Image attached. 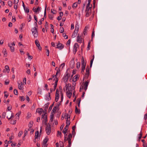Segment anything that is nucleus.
<instances>
[{
    "instance_id": "44",
    "label": "nucleus",
    "mask_w": 147,
    "mask_h": 147,
    "mask_svg": "<svg viewBox=\"0 0 147 147\" xmlns=\"http://www.w3.org/2000/svg\"><path fill=\"white\" fill-rule=\"evenodd\" d=\"M77 101L78 102V106L79 107L80 106V103L81 101V99L80 98H78L77 99Z\"/></svg>"
},
{
    "instance_id": "27",
    "label": "nucleus",
    "mask_w": 147,
    "mask_h": 147,
    "mask_svg": "<svg viewBox=\"0 0 147 147\" xmlns=\"http://www.w3.org/2000/svg\"><path fill=\"white\" fill-rule=\"evenodd\" d=\"M75 111L76 113L80 114V110H78L76 106L75 107Z\"/></svg>"
},
{
    "instance_id": "34",
    "label": "nucleus",
    "mask_w": 147,
    "mask_h": 147,
    "mask_svg": "<svg viewBox=\"0 0 147 147\" xmlns=\"http://www.w3.org/2000/svg\"><path fill=\"white\" fill-rule=\"evenodd\" d=\"M70 119H69V120H67L66 121V126H69V125L70 122Z\"/></svg>"
},
{
    "instance_id": "61",
    "label": "nucleus",
    "mask_w": 147,
    "mask_h": 147,
    "mask_svg": "<svg viewBox=\"0 0 147 147\" xmlns=\"http://www.w3.org/2000/svg\"><path fill=\"white\" fill-rule=\"evenodd\" d=\"M65 65V63H63L61 64L60 65V67H61L62 69H63V67H64Z\"/></svg>"
},
{
    "instance_id": "24",
    "label": "nucleus",
    "mask_w": 147,
    "mask_h": 147,
    "mask_svg": "<svg viewBox=\"0 0 147 147\" xmlns=\"http://www.w3.org/2000/svg\"><path fill=\"white\" fill-rule=\"evenodd\" d=\"M2 53L3 54L5 57H7V52L6 49L4 48L3 49Z\"/></svg>"
},
{
    "instance_id": "14",
    "label": "nucleus",
    "mask_w": 147,
    "mask_h": 147,
    "mask_svg": "<svg viewBox=\"0 0 147 147\" xmlns=\"http://www.w3.org/2000/svg\"><path fill=\"white\" fill-rule=\"evenodd\" d=\"M56 48H58L60 50L63 49L64 47V45L60 42H59Z\"/></svg>"
},
{
    "instance_id": "26",
    "label": "nucleus",
    "mask_w": 147,
    "mask_h": 147,
    "mask_svg": "<svg viewBox=\"0 0 147 147\" xmlns=\"http://www.w3.org/2000/svg\"><path fill=\"white\" fill-rule=\"evenodd\" d=\"M9 114L10 115H11V116H10V117H9V116H7V118L9 120L11 119V118L13 116V113H11V112H9Z\"/></svg>"
},
{
    "instance_id": "28",
    "label": "nucleus",
    "mask_w": 147,
    "mask_h": 147,
    "mask_svg": "<svg viewBox=\"0 0 147 147\" xmlns=\"http://www.w3.org/2000/svg\"><path fill=\"white\" fill-rule=\"evenodd\" d=\"M49 103H47V104H46L45 105V112H46L47 111V109L48 107V106H49Z\"/></svg>"
},
{
    "instance_id": "3",
    "label": "nucleus",
    "mask_w": 147,
    "mask_h": 147,
    "mask_svg": "<svg viewBox=\"0 0 147 147\" xmlns=\"http://www.w3.org/2000/svg\"><path fill=\"white\" fill-rule=\"evenodd\" d=\"M32 34L35 37H36L38 35L37 28H32L31 30Z\"/></svg>"
},
{
    "instance_id": "9",
    "label": "nucleus",
    "mask_w": 147,
    "mask_h": 147,
    "mask_svg": "<svg viewBox=\"0 0 147 147\" xmlns=\"http://www.w3.org/2000/svg\"><path fill=\"white\" fill-rule=\"evenodd\" d=\"M79 30V28H75V29L72 35V38H75Z\"/></svg>"
},
{
    "instance_id": "54",
    "label": "nucleus",
    "mask_w": 147,
    "mask_h": 147,
    "mask_svg": "<svg viewBox=\"0 0 147 147\" xmlns=\"http://www.w3.org/2000/svg\"><path fill=\"white\" fill-rule=\"evenodd\" d=\"M14 138V136H13V133H12L11 134V136L9 138V139L10 140H11L13 139Z\"/></svg>"
},
{
    "instance_id": "59",
    "label": "nucleus",
    "mask_w": 147,
    "mask_h": 147,
    "mask_svg": "<svg viewBox=\"0 0 147 147\" xmlns=\"http://www.w3.org/2000/svg\"><path fill=\"white\" fill-rule=\"evenodd\" d=\"M67 134H65V136H64V141L65 142H66L67 140H67Z\"/></svg>"
},
{
    "instance_id": "38",
    "label": "nucleus",
    "mask_w": 147,
    "mask_h": 147,
    "mask_svg": "<svg viewBox=\"0 0 147 147\" xmlns=\"http://www.w3.org/2000/svg\"><path fill=\"white\" fill-rule=\"evenodd\" d=\"M72 137V136L71 134H70L68 136V137L67 138V140H69V139L70 140H71V138Z\"/></svg>"
},
{
    "instance_id": "51",
    "label": "nucleus",
    "mask_w": 147,
    "mask_h": 147,
    "mask_svg": "<svg viewBox=\"0 0 147 147\" xmlns=\"http://www.w3.org/2000/svg\"><path fill=\"white\" fill-rule=\"evenodd\" d=\"M68 143L69 144V145L68 146L69 147H70L71 145V140H70L69 139V140H68Z\"/></svg>"
},
{
    "instance_id": "42",
    "label": "nucleus",
    "mask_w": 147,
    "mask_h": 147,
    "mask_svg": "<svg viewBox=\"0 0 147 147\" xmlns=\"http://www.w3.org/2000/svg\"><path fill=\"white\" fill-rule=\"evenodd\" d=\"M8 5L10 7H11L12 6V1H9L8 2Z\"/></svg>"
},
{
    "instance_id": "47",
    "label": "nucleus",
    "mask_w": 147,
    "mask_h": 147,
    "mask_svg": "<svg viewBox=\"0 0 147 147\" xmlns=\"http://www.w3.org/2000/svg\"><path fill=\"white\" fill-rule=\"evenodd\" d=\"M94 29H93V31H92V39L94 37Z\"/></svg>"
},
{
    "instance_id": "58",
    "label": "nucleus",
    "mask_w": 147,
    "mask_h": 147,
    "mask_svg": "<svg viewBox=\"0 0 147 147\" xmlns=\"http://www.w3.org/2000/svg\"><path fill=\"white\" fill-rule=\"evenodd\" d=\"M49 18L51 20H53V16L52 15H50L49 16Z\"/></svg>"
},
{
    "instance_id": "32",
    "label": "nucleus",
    "mask_w": 147,
    "mask_h": 147,
    "mask_svg": "<svg viewBox=\"0 0 147 147\" xmlns=\"http://www.w3.org/2000/svg\"><path fill=\"white\" fill-rule=\"evenodd\" d=\"M57 108H58L57 107H56V106L54 107H53V110H52V113H55L56 110H57Z\"/></svg>"
},
{
    "instance_id": "13",
    "label": "nucleus",
    "mask_w": 147,
    "mask_h": 147,
    "mask_svg": "<svg viewBox=\"0 0 147 147\" xmlns=\"http://www.w3.org/2000/svg\"><path fill=\"white\" fill-rule=\"evenodd\" d=\"M35 43L36 46L38 47V49L39 50H41L42 49V48L40 46V43H39V41L38 40H35Z\"/></svg>"
},
{
    "instance_id": "11",
    "label": "nucleus",
    "mask_w": 147,
    "mask_h": 147,
    "mask_svg": "<svg viewBox=\"0 0 147 147\" xmlns=\"http://www.w3.org/2000/svg\"><path fill=\"white\" fill-rule=\"evenodd\" d=\"M89 80H87L84 84V89L85 91H86L87 88V87L89 83Z\"/></svg>"
},
{
    "instance_id": "35",
    "label": "nucleus",
    "mask_w": 147,
    "mask_h": 147,
    "mask_svg": "<svg viewBox=\"0 0 147 147\" xmlns=\"http://www.w3.org/2000/svg\"><path fill=\"white\" fill-rule=\"evenodd\" d=\"M78 3L75 2L72 5V7L73 8L74 7L76 8L78 6Z\"/></svg>"
},
{
    "instance_id": "1",
    "label": "nucleus",
    "mask_w": 147,
    "mask_h": 147,
    "mask_svg": "<svg viewBox=\"0 0 147 147\" xmlns=\"http://www.w3.org/2000/svg\"><path fill=\"white\" fill-rule=\"evenodd\" d=\"M43 113L44 114L42 115V118H43L42 122H44L45 125H47V113L46 112H45L44 111H43Z\"/></svg>"
},
{
    "instance_id": "37",
    "label": "nucleus",
    "mask_w": 147,
    "mask_h": 147,
    "mask_svg": "<svg viewBox=\"0 0 147 147\" xmlns=\"http://www.w3.org/2000/svg\"><path fill=\"white\" fill-rule=\"evenodd\" d=\"M65 116L66 117V118H66L67 120L68 119H70V115H69L67 113H66V114H65Z\"/></svg>"
},
{
    "instance_id": "29",
    "label": "nucleus",
    "mask_w": 147,
    "mask_h": 147,
    "mask_svg": "<svg viewBox=\"0 0 147 147\" xmlns=\"http://www.w3.org/2000/svg\"><path fill=\"white\" fill-rule=\"evenodd\" d=\"M90 3H88L86 6V8L91 9L92 6V4H90Z\"/></svg>"
},
{
    "instance_id": "36",
    "label": "nucleus",
    "mask_w": 147,
    "mask_h": 147,
    "mask_svg": "<svg viewBox=\"0 0 147 147\" xmlns=\"http://www.w3.org/2000/svg\"><path fill=\"white\" fill-rule=\"evenodd\" d=\"M94 55L93 56V58L90 61V67H91L92 66L93 62V60L94 59Z\"/></svg>"
},
{
    "instance_id": "60",
    "label": "nucleus",
    "mask_w": 147,
    "mask_h": 147,
    "mask_svg": "<svg viewBox=\"0 0 147 147\" xmlns=\"http://www.w3.org/2000/svg\"><path fill=\"white\" fill-rule=\"evenodd\" d=\"M64 31V28H60V29L59 30V32L60 33H62Z\"/></svg>"
},
{
    "instance_id": "40",
    "label": "nucleus",
    "mask_w": 147,
    "mask_h": 147,
    "mask_svg": "<svg viewBox=\"0 0 147 147\" xmlns=\"http://www.w3.org/2000/svg\"><path fill=\"white\" fill-rule=\"evenodd\" d=\"M5 68L6 69L7 72H9V66L8 65H5Z\"/></svg>"
},
{
    "instance_id": "39",
    "label": "nucleus",
    "mask_w": 147,
    "mask_h": 147,
    "mask_svg": "<svg viewBox=\"0 0 147 147\" xmlns=\"http://www.w3.org/2000/svg\"><path fill=\"white\" fill-rule=\"evenodd\" d=\"M80 62H77L76 64L77 68L78 69L80 67Z\"/></svg>"
},
{
    "instance_id": "43",
    "label": "nucleus",
    "mask_w": 147,
    "mask_h": 147,
    "mask_svg": "<svg viewBox=\"0 0 147 147\" xmlns=\"http://www.w3.org/2000/svg\"><path fill=\"white\" fill-rule=\"evenodd\" d=\"M6 112H3L2 114V118H5V117H6Z\"/></svg>"
},
{
    "instance_id": "31",
    "label": "nucleus",
    "mask_w": 147,
    "mask_h": 147,
    "mask_svg": "<svg viewBox=\"0 0 147 147\" xmlns=\"http://www.w3.org/2000/svg\"><path fill=\"white\" fill-rule=\"evenodd\" d=\"M48 138L46 137L43 140V143L47 144L46 143L48 142Z\"/></svg>"
},
{
    "instance_id": "62",
    "label": "nucleus",
    "mask_w": 147,
    "mask_h": 147,
    "mask_svg": "<svg viewBox=\"0 0 147 147\" xmlns=\"http://www.w3.org/2000/svg\"><path fill=\"white\" fill-rule=\"evenodd\" d=\"M4 40L3 39H2L0 41V44L1 45H2L3 44V43H4Z\"/></svg>"
},
{
    "instance_id": "21",
    "label": "nucleus",
    "mask_w": 147,
    "mask_h": 147,
    "mask_svg": "<svg viewBox=\"0 0 147 147\" xmlns=\"http://www.w3.org/2000/svg\"><path fill=\"white\" fill-rule=\"evenodd\" d=\"M50 94V93L49 92L48 94H47L46 95L45 97V99L46 100H49L51 99Z\"/></svg>"
},
{
    "instance_id": "57",
    "label": "nucleus",
    "mask_w": 147,
    "mask_h": 147,
    "mask_svg": "<svg viewBox=\"0 0 147 147\" xmlns=\"http://www.w3.org/2000/svg\"><path fill=\"white\" fill-rule=\"evenodd\" d=\"M51 12L54 14H55L56 13V11L54 9H51Z\"/></svg>"
},
{
    "instance_id": "63",
    "label": "nucleus",
    "mask_w": 147,
    "mask_h": 147,
    "mask_svg": "<svg viewBox=\"0 0 147 147\" xmlns=\"http://www.w3.org/2000/svg\"><path fill=\"white\" fill-rule=\"evenodd\" d=\"M19 2V0H14V3L15 4H17Z\"/></svg>"
},
{
    "instance_id": "49",
    "label": "nucleus",
    "mask_w": 147,
    "mask_h": 147,
    "mask_svg": "<svg viewBox=\"0 0 147 147\" xmlns=\"http://www.w3.org/2000/svg\"><path fill=\"white\" fill-rule=\"evenodd\" d=\"M23 134V132L22 131H20L18 134V136L20 137Z\"/></svg>"
},
{
    "instance_id": "25",
    "label": "nucleus",
    "mask_w": 147,
    "mask_h": 147,
    "mask_svg": "<svg viewBox=\"0 0 147 147\" xmlns=\"http://www.w3.org/2000/svg\"><path fill=\"white\" fill-rule=\"evenodd\" d=\"M65 88L66 90H68V89L70 90V88H71V85L69 84H66L65 86Z\"/></svg>"
},
{
    "instance_id": "55",
    "label": "nucleus",
    "mask_w": 147,
    "mask_h": 147,
    "mask_svg": "<svg viewBox=\"0 0 147 147\" xmlns=\"http://www.w3.org/2000/svg\"><path fill=\"white\" fill-rule=\"evenodd\" d=\"M53 104H52V105H51L50 106V107H49V111H51V110L52 109V107L53 106Z\"/></svg>"
},
{
    "instance_id": "7",
    "label": "nucleus",
    "mask_w": 147,
    "mask_h": 147,
    "mask_svg": "<svg viewBox=\"0 0 147 147\" xmlns=\"http://www.w3.org/2000/svg\"><path fill=\"white\" fill-rule=\"evenodd\" d=\"M86 73L85 74L84 76L85 78L86 79H87L88 78L89 75V69L88 66L86 68Z\"/></svg>"
},
{
    "instance_id": "6",
    "label": "nucleus",
    "mask_w": 147,
    "mask_h": 147,
    "mask_svg": "<svg viewBox=\"0 0 147 147\" xmlns=\"http://www.w3.org/2000/svg\"><path fill=\"white\" fill-rule=\"evenodd\" d=\"M46 126L45 128V130L47 134L48 135H49L51 132V127L50 125H46Z\"/></svg>"
},
{
    "instance_id": "19",
    "label": "nucleus",
    "mask_w": 147,
    "mask_h": 147,
    "mask_svg": "<svg viewBox=\"0 0 147 147\" xmlns=\"http://www.w3.org/2000/svg\"><path fill=\"white\" fill-rule=\"evenodd\" d=\"M60 70L59 69L57 70L56 74V79L57 78L58 79V77L60 76Z\"/></svg>"
},
{
    "instance_id": "41",
    "label": "nucleus",
    "mask_w": 147,
    "mask_h": 147,
    "mask_svg": "<svg viewBox=\"0 0 147 147\" xmlns=\"http://www.w3.org/2000/svg\"><path fill=\"white\" fill-rule=\"evenodd\" d=\"M33 122V121H30L28 124V127H32V126Z\"/></svg>"
},
{
    "instance_id": "16",
    "label": "nucleus",
    "mask_w": 147,
    "mask_h": 147,
    "mask_svg": "<svg viewBox=\"0 0 147 147\" xmlns=\"http://www.w3.org/2000/svg\"><path fill=\"white\" fill-rule=\"evenodd\" d=\"M53 80H55V82L54 84V90H55L57 87V82L58 81V79H57V78L55 79V78H54Z\"/></svg>"
},
{
    "instance_id": "48",
    "label": "nucleus",
    "mask_w": 147,
    "mask_h": 147,
    "mask_svg": "<svg viewBox=\"0 0 147 147\" xmlns=\"http://www.w3.org/2000/svg\"><path fill=\"white\" fill-rule=\"evenodd\" d=\"M87 33V29L86 28H85L83 32V34H84V35H86Z\"/></svg>"
},
{
    "instance_id": "5",
    "label": "nucleus",
    "mask_w": 147,
    "mask_h": 147,
    "mask_svg": "<svg viewBox=\"0 0 147 147\" xmlns=\"http://www.w3.org/2000/svg\"><path fill=\"white\" fill-rule=\"evenodd\" d=\"M15 45L14 42L10 43H8V46L9 47L11 51V52H13L14 51L15 48L14 46Z\"/></svg>"
},
{
    "instance_id": "15",
    "label": "nucleus",
    "mask_w": 147,
    "mask_h": 147,
    "mask_svg": "<svg viewBox=\"0 0 147 147\" xmlns=\"http://www.w3.org/2000/svg\"><path fill=\"white\" fill-rule=\"evenodd\" d=\"M71 90L68 89V91L66 92L67 96L69 98H70L71 95L72 93L71 92Z\"/></svg>"
},
{
    "instance_id": "50",
    "label": "nucleus",
    "mask_w": 147,
    "mask_h": 147,
    "mask_svg": "<svg viewBox=\"0 0 147 147\" xmlns=\"http://www.w3.org/2000/svg\"><path fill=\"white\" fill-rule=\"evenodd\" d=\"M16 120H14L13 121H11L10 123L12 124H14L16 123Z\"/></svg>"
},
{
    "instance_id": "64",
    "label": "nucleus",
    "mask_w": 147,
    "mask_h": 147,
    "mask_svg": "<svg viewBox=\"0 0 147 147\" xmlns=\"http://www.w3.org/2000/svg\"><path fill=\"white\" fill-rule=\"evenodd\" d=\"M47 144L43 143V144L42 145V147H47Z\"/></svg>"
},
{
    "instance_id": "30",
    "label": "nucleus",
    "mask_w": 147,
    "mask_h": 147,
    "mask_svg": "<svg viewBox=\"0 0 147 147\" xmlns=\"http://www.w3.org/2000/svg\"><path fill=\"white\" fill-rule=\"evenodd\" d=\"M39 134V132L38 131H37L35 133V139H38V135Z\"/></svg>"
},
{
    "instance_id": "56",
    "label": "nucleus",
    "mask_w": 147,
    "mask_h": 147,
    "mask_svg": "<svg viewBox=\"0 0 147 147\" xmlns=\"http://www.w3.org/2000/svg\"><path fill=\"white\" fill-rule=\"evenodd\" d=\"M70 42H71L70 40H68L67 42V44H66L67 45V46H68L69 45Z\"/></svg>"
},
{
    "instance_id": "12",
    "label": "nucleus",
    "mask_w": 147,
    "mask_h": 147,
    "mask_svg": "<svg viewBox=\"0 0 147 147\" xmlns=\"http://www.w3.org/2000/svg\"><path fill=\"white\" fill-rule=\"evenodd\" d=\"M69 74H67L65 75L63 77V80L64 82L66 83L68 80L69 78Z\"/></svg>"
},
{
    "instance_id": "45",
    "label": "nucleus",
    "mask_w": 147,
    "mask_h": 147,
    "mask_svg": "<svg viewBox=\"0 0 147 147\" xmlns=\"http://www.w3.org/2000/svg\"><path fill=\"white\" fill-rule=\"evenodd\" d=\"M21 101H24L25 100V98L24 96H21L20 97Z\"/></svg>"
},
{
    "instance_id": "2",
    "label": "nucleus",
    "mask_w": 147,
    "mask_h": 147,
    "mask_svg": "<svg viewBox=\"0 0 147 147\" xmlns=\"http://www.w3.org/2000/svg\"><path fill=\"white\" fill-rule=\"evenodd\" d=\"M86 65V62L84 61V59L82 57V69L81 71V73L83 74L84 72V70L85 69V67Z\"/></svg>"
},
{
    "instance_id": "4",
    "label": "nucleus",
    "mask_w": 147,
    "mask_h": 147,
    "mask_svg": "<svg viewBox=\"0 0 147 147\" xmlns=\"http://www.w3.org/2000/svg\"><path fill=\"white\" fill-rule=\"evenodd\" d=\"M85 12L86 13L85 16L86 17H89L92 13L91 9L86 8Z\"/></svg>"
},
{
    "instance_id": "22",
    "label": "nucleus",
    "mask_w": 147,
    "mask_h": 147,
    "mask_svg": "<svg viewBox=\"0 0 147 147\" xmlns=\"http://www.w3.org/2000/svg\"><path fill=\"white\" fill-rule=\"evenodd\" d=\"M43 111V109L40 108L37 109L36 111V112L39 113L40 115H41V113Z\"/></svg>"
},
{
    "instance_id": "8",
    "label": "nucleus",
    "mask_w": 147,
    "mask_h": 147,
    "mask_svg": "<svg viewBox=\"0 0 147 147\" xmlns=\"http://www.w3.org/2000/svg\"><path fill=\"white\" fill-rule=\"evenodd\" d=\"M79 47L77 43H75L74 45L73 53L75 54L76 53L77 50V48Z\"/></svg>"
},
{
    "instance_id": "10",
    "label": "nucleus",
    "mask_w": 147,
    "mask_h": 147,
    "mask_svg": "<svg viewBox=\"0 0 147 147\" xmlns=\"http://www.w3.org/2000/svg\"><path fill=\"white\" fill-rule=\"evenodd\" d=\"M59 92L58 91V89H57L56 92V94H55V101L56 102H57L59 98Z\"/></svg>"
},
{
    "instance_id": "46",
    "label": "nucleus",
    "mask_w": 147,
    "mask_h": 147,
    "mask_svg": "<svg viewBox=\"0 0 147 147\" xmlns=\"http://www.w3.org/2000/svg\"><path fill=\"white\" fill-rule=\"evenodd\" d=\"M24 11L25 12L28 13L29 12V9L28 8H25V9H24Z\"/></svg>"
},
{
    "instance_id": "53",
    "label": "nucleus",
    "mask_w": 147,
    "mask_h": 147,
    "mask_svg": "<svg viewBox=\"0 0 147 147\" xmlns=\"http://www.w3.org/2000/svg\"><path fill=\"white\" fill-rule=\"evenodd\" d=\"M14 94L16 95H17L18 93V92L16 89H14Z\"/></svg>"
},
{
    "instance_id": "33",
    "label": "nucleus",
    "mask_w": 147,
    "mask_h": 147,
    "mask_svg": "<svg viewBox=\"0 0 147 147\" xmlns=\"http://www.w3.org/2000/svg\"><path fill=\"white\" fill-rule=\"evenodd\" d=\"M28 131L25 129L24 131V136L23 138V140H24L25 136L27 135Z\"/></svg>"
},
{
    "instance_id": "23",
    "label": "nucleus",
    "mask_w": 147,
    "mask_h": 147,
    "mask_svg": "<svg viewBox=\"0 0 147 147\" xmlns=\"http://www.w3.org/2000/svg\"><path fill=\"white\" fill-rule=\"evenodd\" d=\"M68 129V126H66L63 129V130L62 131V132L64 134H65L67 132V131Z\"/></svg>"
},
{
    "instance_id": "20",
    "label": "nucleus",
    "mask_w": 147,
    "mask_h": 147,
    "mask_svg": "<svg viewBox=\"0 0 147 147\" xmlns=\"http://www.w3.org/2000/svg\"><path fill=\"white\" fill-rule=\"evenodd\" d=\"M79 76L78 75H76L74 76L73 78V81L74 82H75L77 81L79 78Z\"/></svg>"
},
{
    "instance_id": "18",
    "label": "nucleus",
    "mask_w": 147,
    "mask_h": 147,
    "mask_svg": "<svg viewBox=\"0 0 147 147\" xmlns=\"http://www.w3.org/2000/svg\"><path fill=\"white\" fill-rule=\"evenodd\" d=\"M23 84L22 82L20 83H18V88L20 90H22L23 89Z\"/></svg>"
},
{
    "instance_id": "52",
    "label": "nucleus",
    "mask_w": 147,
    "mask_h": 147,
    "mask_svg": "<svg viewBox=\"0 0 147 147\" xmlns=\"http://www.w3.org/2000/svg\"><path fill=\"white\" fill-rule=\"evenodd\" d=\"M38 8H35V7H33V10L35 12H37L38 11Z\"/></svg>"
},
{
    "instance_id": "17",
    "label": "nucleus",
    "mask_w": 147,
    "mask_h": 147,
    "mask_svg": "<svg viewBox=\"0 0 147 147\" xmlns=\"http://www.w3.org/2000/svg\"><path fill=\"white\" fill-rule=\"evenodd\" d=\"M77 41L79 43H81L82 42V38L81 36H80L79 34H78V35L77 37Z\"/></svg>"
}]
</instances>
